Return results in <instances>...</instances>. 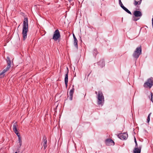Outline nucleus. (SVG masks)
<instances>
[{"label":"nucleus","mask_w":153,"mask_h":153,"mask_svg":"<svg viewBox=\"0 0 153 153\" xmlns=\"http://www.w3.org/2000/svg\"><path fill=\"white\" fill-rule=\"evenodd\" d=\"M66 73L65 75V82L66 87L67 88L68 86V73L69 72L68 68L67 67Z\"/></svg>","instance_id":"nucleus-12"},{"label":"nucleus","mask_w":153,"mask_h":153,"mask_svg":"<svg viewBox=\"0 0 153 153\" xmlns=\"http://www.w3.org/2000/svg\"><path fill=\"white\" fill-rule=\"evenodd\" d=\"M98 65L100 67L102 68L105 65V62L104 59L101 60L98 62Z\"/></svg>","instance_id":"nucleus-16"},{"label":"nucleus","mask_w":153,"mask_h":153,"mask_svg":"<svg viewBox=\"0 0 153 153\" xmlns=\"http://www.w3.org/2000/svg\"><path fill=\"white\" fill-rule=\"evenodd\" d=\"M100 15L101 16H102V14H100Z\"/></svg>","instance_id":"nucleus-33"},{"label":"nucleus","mask_w":153,"mask_h":153,"mask_svg":"<svg viewBox=\"0 0 153 153\" xmlns=\"http://www.w3.org/2000/svg\"><path fill=\"white\" fill-rule=\"evenodd\" d=\"M15 153H17V152H15Z\"/></svg>","instance_id":"nucleus-32"},{"label":"nucleus","mask_w":153,"mask_h":153,"mask_svg":"<svg viewBox=\"0 0 153 153\" xmlns=\"http://www.w3.org/2000/svg\"><path fill=\"white\" fill-rule=\"evenodd\" d=\"M97 104L98 105H102V103L104 101V97L102 91L98 92Z\"/></svg>","instance_id":"nucleus-5"},{"label":"nucleus","mask_w":153,"mask_h":153,"mask_svg":"<svg viewBox=\"0 0 153 153\" xmlns=\"http://www.w3.org/2000/svg\"><path fill=\"white\" fill-rule=\"evenodd\" d=\"M124 10L126 8V7L124 6V5L121 7Z\"/></svg>","instance_id":"nucleus-29"},{"label":"nucleus","mask_w":153,"mask_h":153,"mask_svg":"<svg viewBox=\"0 0 153 153\" xmlns=\"http://www.w3.org/2000/svg\"><path fill=\"white\" fill-rule=\"evenodd\" d=\"M134 1H139V0H134Z\"/></svg>","instance_id":"nucleus-31"},{"label":"nucleus","mask_w":153,"mask_h":153,"mask_svg":"<svg viewBox=\"0 0 153 153\" xmlns=\"http://www.w3.org/2000/svg\"><path fill=\"white\" fill-rule=\"evenodd\" d=\"M124 10L126 12L128 13H129L131 15L132 14L131 12L129 10H128L127 8H126L124 9Z\"/></svg>","instance_id":"nucleus-23"},{"label":"nucleus","mask_w":153,"mask_h":153,"mask_svg":"<svg viewBox=\"0 0 153 153\" xmlns=\"http://www.w3.org/2000/svg\"><path fill=\"white\" fill-rule=\"evenodd\" d=\"M153 85V78L151 77L148 79L145 82L143 86L145 88H150Z\"/></svg>","instance_id":"nucleus-3"},{"label":"nucleus","mask_w":153,"mask_h":153,"mask_svg":"<svg viewBox=\"0 0 153 153\" xmlns=\"http://www.w3.org/2000/svg\"><path fill=\"white\" fill-rule=\"evenodd\" d=\"M119 0V4L120 5V7H121L123 6V4L122 2L121 1V0Z\"/></svg>","instance_id":"nucleus-26"},{"label":"nucleus","mask_w":153,"mask_h":153,"mask_svg":"<svg viewBox=\"0 0 153 153\" xmlns=\"http://www.w3.org/2000/svg\"><path fill=\"white\" fill-rule=\"evenodd\" d=\"M151 113H149L148 116V117H147V123H149L150 121V116L151 115Z\"/></svg>","instance_id":"nucleus-21"},{"label":"nucleus","mask_w":153,"mask_h":153,"mask_svg":"<svg viewBox=\"0 0 153 153\" xmlns=\"http://www.w3.org/2000/svg\"><path fill=\"white\" fill-rule=\"evenodd\" d=\"M103 1L104 0H102Z\"/></svg>","instance_id":"nucleus-34"},{"label":"nucleus","mask_w":153,"mask_h":153,"mask_svg":"<svg viewBox=\"0 0 153 153\" xmlns=\"http://www.w3.org/2000/svg\"><path fill=\"white\" fill-rule=\"evenodd\" d=\"M124 10L126 12L128 13H129L131 15L132 14L131 12L129 10H128L127 8H126L124 9Z\"/></svg>","instance_id":"nucleus-22"},{"label":"nucleus","mask_w":153,"mask_h":153,"mask_svg":"<svg viewBox=\"0 0 153 153\" xmlns=\"http://www.w3.org/2000/svg\"><path fill=\"white\" fill-rule=\"evenodd\" d=\"M105 143L106 145L108 146L114 145V141L110 139H106L105 140Z\"/></svg>","instance_id":"nucleus-10"},{"label":"nucleus","mask_w":153,"mask_h":153,"mask_svg":"<svg viewBox=\"0 0 153 153\" xmlns=\"http://www.w3.org/2000/svg\"><path fill=\"white\" fill-rule=\"evenodd\" d=\"M73 38L74 39V40L77 39L76 38V37L74 34H73Z\"/></svg>","instance_id":"nucleus-27"},{"label":"nucleus","mask_w":153,"mask_h":153,"mask_svg":"<svg viewBox=\"0 0 153 153\" xmlns=\"http://www.w3.org/2000/svg\"><path fill=\"white\" fill-rule=\"evenodd\" d=\"M118 137L122 140H126L128 137V135L127 133H121L118 135Z\"/></svg>","instance_id":"nucleus-8"},{"label":"nucleus","mask_w":153,"mask_h":153,"mask_svg":"<svg viewBox=\"0 0 153 153\" xmlns=\"http://www.w3.org/2000/svg\"><path fill=\"white\" fill-rule=\"evenodd\" d=\"M134 16H133V19L134 21H137L140 19L138 17H140L142 16V13L140 11L138 10H135L134 11L133 13Z\"/></svg>","instance_id":"nucleus-6"},{"label":"nucleus","mask_w":153,"mask_h":153,"mask_svg":"<svg viewBox=\"0 0 153 153\" xmlns=\"http://www.w3.org/2000/svg\"><path fill=\"white\" fill-rule=\"evenodd\" d=\"M134 142H135V147H138V145H137V141H136V138L135 137H134Z\"/></svg>","instance_id":"nucleus-25"},{"label":"nucleus","mask_w":153,"mask_h":153,"mask_svg":"<svg viewBox=\"0 0 153 153\" xmlns=\"http://www.w3.org/2000/svg\"><path fill=\"white\" fill-rule=\"evenodd\" d=\"M6 61L7 64V67L2 71H0V78H1L4 77V73L8 71L11 67V61L9 56L7 57Z\"/></svg>","instance_id":"nucleus-2"},{"label":"nucleus","mask_w":153,"mask_h":153,"mask_svg":"<svg viewBox=\"0 0 153 153\" xmlns=\"http://www.w3.org/2000/svg\"><path fill=\"white\" fill-rule=\"evenodd\" d=\"M28 24L27 17L25 18L24 19L23 24L22 34L23 40L26 39L27 37V33L28 31Z\"/></svg>","instance_id":"nucleus-1"},{"label":"nucleus","mask_w":153,"mask_h":153,"mask_svg":"<svg viewBox=\"0 0 153 153\" xmlns=\"http://www.w3.org/2000/svg\"><path fill=\"white\" fill-rule=\"evenodd\" d=\"M60 37V32L58 30H56L54 33L52 39L55 41H57Z\"/></svg>","instance_id":"nucleus-7"},{"label":"nucleus","mask_w":153,"mask_h":153,"mask_svg":"<svg viewBox=\"0 0 153 153\" xmlns=\"http://www.w3.org/2000/svg\"><path fill=\"white\" fill-rule=\"evenodd\" d=\"M18 141L19 143V145L20 146V147L21 146L22 144V140L21 137H19L18 138Z\"/></svg>","instance_id":"nucleus-19"},{"label":"nucleus","mask_w":153,"mask_h":153,"mask_svg":"<svg viewBox=\"0 0 153 153\" xmlns=\"http://www.w3.org/2000/svg\"><path fill=\"white\" fill-rule=\"evenodd\" d=\"M74 86L73 85L72 88L71 90H70V92H69V95L70 96V100H72V98L73 97V94H74Z\"/></svg>","instance_id":"nucleus-14"},{"label":"nucleus","mask_w":153,"mask_h":153,"mask_svg":"<svg viewBox=\"0 0 153 153\" xmlns=\"http://www.w3.org/2000/svg\"><path fill=\"white\" fill-rule=\"evenodd\" d=\"M78 40L77 39L74 40V44L77 49H78Z\"/></svg>","instance_id":"nucleus-17"},{"label":"nucleus","mask_w":153,"mask_h":153,"mask_svg":"<svg viewBox=\"0 0 153 153\" xmlns=\"http://www.w3.org/2000/svg\"><path fill=\"white\" fill-rule=\"evenodd\" d=\"M142 1V0H139V1H134L133 3L134 5L135 6H137V7H136V9L138 10H140V6L139 5L141 4Z\"/></svg>","instance_id":"nucleus-11"},{"label":"nucleus","mask_w":153,"mask_h":153,"mask_svg":"<svg viewBox=\"0 0 153 153\" xmlns=\"http://www.w3.org/2000/svg\"><path fill=\"white\" fill-rule=\"evenodd\" d=\"M95 93L96 94H97V91H95Z\"/></svg>","instance_id":"nucleus-30"},{"label":"nucleus","mask_w":153,"mask_h":153,"mask_svg":"<svg viewBox=\"0 0 153 153\" xmlns=\"http://www.w3.org/2000/svg\"><path fill=\"white\" fill-rule=\"evenodd\" d=\"M93 54L94 56H96L98 53L97 50L96 49H94L93 51Z\"/></svg>","instance_id":"nucleus-18"},{"label":"nucleus","mask_w":153,"mask_h":153,"mask_svg":"<svg viewBox=\"0 0 153 153\" xmlns=\"http://www.w3.org/2000/svg\"><path fill=\"white\" fill-rule=\"evenodd\" d=\"M141 150V147L139 146V147H135L133 150L134 153H140Z\"/></svg>","instance_id":"nucleus-15"},{"label":"nucleus","mask_w":153,"mask_h":153,"mask_svg":"<svg viewBox=\"0 0 153 153\" xmlns=\"http://www.w3.org/2000/svg\"><path fill=\"white\" fill-rule=\"evenodd\" d=\"M47 138L45 136H44L43 137L42 144L44 147V150L45 149L47 146Z\"/></svg>","instance_id":"nucleus-13"},{"label":"nucleus","mask_w":153,"mask_h":153,"mask_svg":"<svg viewBox=\"0 0 153 153\" xmlns=\"http://www.w3.org/2000/svg\"><path fill=\"white\" fill-rule=\"evenodd\" d=\"M141 53V46H140L136 48L133 54V56L134 58L137 59Z\"/></svg>","instance_id":"nucleus-4"},{"label":"nucleus","mask_w":153,"mask_h":153,"mask_svg":"<svg viewBox=\"0 0 153 153\" xmlns=\"http://www.w3.org/2000/svg\"><path fill=\"white\" fill-rule=\"evenodd\" d=\"M124 10L126 8V7L124 6V5L121 7Z\"/></svg>","instance_id":"nucleus-28"},{"label":"nucleus","mask_w":153,"mask_h":153,"mask_svg":"<svg viewBox=\"0 0 153 153\" xmlns=\"http://www.w3.org/2000/svg\"><path fill=\"white\" fill-rule=\"evenodd\" d=\"M18 125L17 124V122H16V123H14L13 126V130L14 131V132L17 135V136L19 138V137H21L20 136V134L18 132L17 128V127L18 126Z\"/></svg>","instance_id":"nucleus-9"},{"label":"nucleus","mask_w":153,"mask_h":153,"mask_svg":"<svg viewBox=\"0 0 153 153\" xmlns=\"http://www.w3.org/2000/svg\"><path fill=\"white\" fill-rule=\"evenodd\" d=\"M149 97L150 99V100L153 102L152 99V92L151 93L150 95L149 96Z\"/></svg>","instance_id":"nucleus-20"},{"label":"nucleus","mask_w":153,"mask_h":153,"mask_svg":"<svg viewBox=\"0 0 153 153\" xmlns=\"http://www.w3.org/2000/svg\"><path fill=\"white\" fill-rule=\"evenodd\" d=\"M124 10L126 12L128 13H129L131 15L132 14L131 12L129 10H128L127 8H126L124 9Z\"/></svg>","instance_id":"nucleus-24"}]
</instances>
